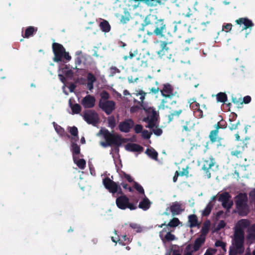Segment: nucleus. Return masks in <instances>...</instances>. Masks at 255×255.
<instances>
[{
    "label": "nucleus",
    "instance_id": "nucleus-1",
    "mask_svg": "<svg viewBox=\"0 0 255 255\" xmlns=\"http://www.w3.org/2000/svg\"><path fill=\"white\" fill-rule=\"evenodd\" d=\"M143 26L146 27L147 34L149 36L154 35L162 37L166 32V26L164 20L159 18L156 15L148 14L144 20Z\"/></svg>",
    "mask_w": 255,
    "mask_h": 255
},
{
    "label": "nucleus",
    "instance_id": "nucleus-2",
    "mask_svg": "<svg viewBox=\"0 0 255 255\" xmlns=\"http://www.w3.org/2000/svg\"><path fill=\"white\" fill-rule=\"evenodd\" d=\"M158 85L159 82L157 81H155V85L153 87L149 88V94L156 95L160 91L163 97L171 99L175 96L177 93V92L174 91V87L169 83L162 84L161 89L159 88Z\"/></svg>",
    "mask_w": 255,
    "mask_h": 255
},
{
    "label": "nucleus",
    "instance_id": "nucleus-3",
    "mask_svg": "<svg viewBox=\"0 0 255 255\" xmlns=\"http://www.w3.org/2000/svg\"><path fill=\"white\" fill-rule=\"evenodd\" d=\"M100 132L104 136L106 141L101 142L100 144L103 147L108 146L116 145L118 147L120 146L123 142V139L121 136L115 133H111L108 129L100 130Z\"/></svg>",
    "mask_w": 255,
    "mask_h": 255
},
{
    "label": "nucleus",
    "instance_id": "nucleus-4",
    "mask_svg": "<svg viewBox=\"0 0 255 255\" xmlns=\"http://www.w3.org/2000/svg\"><path fill=\"white\" fill-rule=\"evenodd\" d=\"M52 50L54 55L53 61L56 62L60 61L65 62L70 61L71 57L68 52L66 51L63 46L58 43L54 42L52 44Z\"/></svg>",
    "mask_w": 255,
    "mask_h": 255
},
{
    "label": "nucleus",
    "instance_id": "nucleus-5",
    "mask_svg": "<svg viewBox=\"0 0 255 255\" xmlns=\"http://www.w3.org/2000/svg\"><path fill=\"white\" fill-rule=\"evenodd\" d=\"M248 197L245 193H240L235 197V204L238 213L240 216H246L249 212L247 204Z\"/></svg>",
    "mask_w": 255,
    "mask_h": 255
},
{
    "label": "nucleus",
    "instance_id": "nucleus-6",
    "mask_svg": "<svg viewBox=\"0 0 255 255\" xmlns=\"http://www.w3.org/2000/svg\"><path fill=\"white\" fill-rule=\"evenodd\" d=\"M244 231L241 228H238L236 229L234 233V245L238 254H242L244 252Z\"/></svg>",
    "mask_w": 255,
    "mask_h": 255
},
{
    "label": "nucleus",
    "instance_id": "nucleus-7",
    "mask_svg": "<svg viewBox=\"0 0 255 255\" xmlns=\"http://www.w3.org/2000/svg\"><path fill=\"white\" fill-rule=\"evenodd\" d=\"M116 203L117 207L122 210L128 208L130 210H133L137 208L134 204L129 202V199L126 195L118 197L116 199Z\"/></svg>",
    "mask_w": 255,
    "mask_h": 255
},
{
    "label": "nucleus",
    "instance_id": "nucleus-8",
    "mask_svg": "<svg viewBox=\"0 0 255 255\" xmlns=\"http://www.w3.org/2000/svg\"><path fill=\"white\" fill-rule=\"evenodd\" d=\"M168 44V42L166 41H160V49L157 52V54L161 58L166 59L173 61L174 59L172 57L171 51L167 46Z\"/></svg>",
    "mask_w": 255,
    "mask_h": 255
},
{
    "label": "nucleus",
    "instance_id": "nucleus-9",
    "mask_svg": "<svg viewBox=\"0 0 255 255\" xmlns=\"http://www.w3.org/2000/svg\"><path fill=\"white\" fill-rule=\"evenodd\" d=\"M83 119L88 124L95 126L99 122V115L94 110H89L83 114Z\"/></svg>",
    "mask_w": 255,
    "mask_h": 255
},
{
    "label": "nucleus",
    "instance_id": "nucleus-10",
    "mask_svg": "<svg viewBox=\"0 0 255 255\" xmlns=\"http://www.w3.org/2000/svg\"><path fill=\"white\" fill-rule=\"evenodd\" d=\"M99 107L107 115H109L115 109L116 103L111 100H100Z\"/></svg>",
    "mask_w": 255,
    "mask_h": 255
},
{
    "label": "nucleus",
    "instance_id": "nucleus-11",
    "mask_svg": "<svg viewBox=\"0 0 255 255\" xmlns=\"http://www.w3.org/2000/svg\"><path fill=\"white\" fill-rule=\"evenodd\" d=\"M215 163V159L212 156L205 159L203 161L202 169L205 172V174L208 178L211 177V173L209 170L214 166Z\"/></svg>",
    "mask_w": 255,
    "mask_h": 255
},
{
    "label": "nucleus",
    "instance_id": "nucleus-12",
    "mask_svg": "<svg viewBox=\"0 0 255 255\" xmlns=\"http://www.w3.org/2000/svg\"><path fill=\"white\" fill-rule=\"evenodd\" d=\"M103 183L105 187L111 193L115 194L117 192L119 184L111 180L109 177H105L103 180Z\"/></svg>",
    "mask_w": 255,
    "mask_h": 255
},
{
    "label": "nucleus",
    "instance_id": "nucleus-13",
    "mask_svg": "<svg viewBox=\"0 0 255 255\" xmlns=\"http://www.w3.org/2000/svg\"><path fill=\"white\" fill-rule=\"evenodd\" d=\"M237 24L242 26V30H247L250 29L254 26V23L253 21L247 17L239 18L235 20Z\"/></svg>",
    "mask_w": 255,
    "mask_h": 255
},
{
    "label": "nucleus",
    "instance_id": "nucleus-14",
    "mask_svg": "<svg viewBox=\"0 0 255 255\" xmlns=\"http://www.w3.org/2000/svg\"><path fill=\"white\" fill-rule=\"evenodd\" d=\"M134 126L133 121L131 119H126L119 125V128L122 132L128 133Z\"/></svg>",
    "mask_w": 255,
    "mask_h": 255
},
{
    "label": "nucleus",
    "instance_id": "nucleus-15",
    "mask_svg": "<svg viewBox=\"0 0 255 255\" xmlns=\"http://www.w3.org/2000/svg\"><path fill=\"white\" fill-rule=\"evenodd\" d=\"M123 13H116L115 15L118 19L120 23L124 25L128 23L131 19L130 13L127 9L124 8Z\"/></svg>",
    "mask_w": 255,
    "mask_h": 255
},
{
    "label": "nucleus",
    "instance_id": "nucleus-16",
    "mask_svg": "<svg viewBox=\"0 0 255 255\" xmlns=\"http://www.w3.org/2000/svg\"><path fill=\"white\" fill-rule=\"evenodd\" d=\"M95 102L96 99L94 96L88 95L83 98L81 103L85 108L90 109L95 106Z\"/></svg>",
    "mask_w": 255,
    "mask_h": 255
},
{
    "label": "nucleus",
    "instance_id": "nucleus-17",
    "mask_svg": "<svg viewBox=\"0 0 255 255\" xmlns=\"http://www.w3.org/2000/svg\"><path fill=\"white\" fill-rule=\"evenodd\" d=\"M148 66L147 61L143 60L142 58H137L132 63V69L135 71H140L142 68Z\"/></svg>",
    "mask_w": 255,
    "mask_h": 255
},
{
    "label": "nucleus",
    "instance_id": "nucleus-18",
    "mask_svg": "<svg viewBox=\"0 0 255 255\" xmlns=\"http://www.w3.org/2000/svg\"><path fill=\"white\" fill-rule=\"evenodd\" d=\"M184 210V209L182 208V204L177 201L173 202L170 206V211L173 216L179 215Z\"/></svg>",
    "mask_w": 255,
    "mask_h": 255
},
{
    "label": "nucleus",
    "instance_id": "nucleus-19",
    "mask_svg": "<svg viewBox=\"0 0 255 255\" xmlns=\"http://www.w3.org/2000/svg\"><path fill=\"white\" fill-rule=\"evenodd\" d=\"M126 148L128 150L133 152H141L143 150L142 146L136 143H128L126 145Z\"/></svg>",
    "mask_w": 255,
    "mask_h": 255
},
{
    "label": "nucleus",
    "instance_id": "nucleus-20",
    "mask_svg": "<svg viewBox=\"0 0 255 255\" xmlns=\"http://www.w3.org/2000/svg\"><path fill=\"white\" fill-rule=\"evenodd\" d=\"M37 30V27L29 26L26 28L24 33L22 34V36L24 38H28L30 36H32L34 33H36Z\"/></svg>",
    "mask_w": 255,
    "mask_h": 255
},
{
    "label": "nucleus",
    "instance_id": "nucleus-21",
    "mask_svg": "<svg viewBox=\"0 0 255 255\" xmlns=\"http://www.w3.org/2000/svg\"><path fill=\"white\" fill-rule=\"evenodd\" d=\"M151 202L145 196L144 198L139 202L138 208L144 211L147 210L150 207Z\"/></svg>",
    "mask_w": 255,
    "mask_h": 255
},
{
    "label": "nucleus",
    "instance_id": "nucleus-22",
    "mask_svg": "<svg viewBox=\"0 0 255 255\" xmlns=\"http://www.w3.org/2000/svg\"><path fill=\"white\" fill-rule=\"evenodd\" d=\"M99 26L102 31L105 33L109 32L111 29L109 22L105 19H102L99 24Z\"/></svg>",
    "mask_w": 255,
    "mask_h": 255
},
{
    "label": "nucleus",
    "instance_id": "nucleus-23",
    "mask_svg": "<svg viewBox=\"0 0 255 255\" xmlns=\"http://www.w3.org/2000/svg\"><path fill=\"white\" fill-rule=\"evenodd\" d=\"M217 196H218V200L220 202H223V204H225V202L229 201L231 198V196L229 193L227 192H224L221 194L218 193Z\"/></svg>",
    "mask_w": 255,
    "mask_h": 255
},
{
    "label": "nucleus",
    "instance_id": "nucleus-24",
    "mask_svg": "<svg viewBox=\"0 0 255 255\" xmlns=\"http://www.w3.org/2000/svg\"><path fill=\"white\" fill-rule=\"evenodd\" d=\"M205 241V238L204 237H203V238L199 237V238H197L195 240L194 245H193V251H194V252L198 251L199 250L201 246H202V245L204 243Z\"/></svg>",
    "mask_w": 255,
    "mask_h": 255
},
{
    "label": "nucleus",
    "instance_id": "nucleus-25",
    "mask_svg": "<svg viewBox=\"0 0 255 255\" xmlns=\"http://www.w3.org/2000/svg\"><path fill=\"white\" fill-rule=\"evenodd\" d=\"M69 104L70 107L71 109L72 114L73 115L78 114L81 111V107L79 104H73L71 102V100H70Z\"/></svg>",
    "mask_w": 255,
    "mask_h": 255
},
{
    "label": "nucleus",
    "instance_id": "nucleus-26",
    "mask_svg": "<svg viewBox=\"0 0 255 255\" xmlns=\"http://www.w3.org/2000/svg\"><path fill=\"white\" fill-rule=\"evenodd\" d=\"M240 125V122L239 120L236 121V119H234V117L232 118H230L229 128L231 130L237 129Z\"/></svg>",
    "mask_w": 255,
    "mask_h": 255
},
{
    "label": "nucleus",
    "instance_id": "nucleus-27",
    "mask_svg": "<svg viewBox=\"0 0 255 255\" xmlns=\"http://www.w3.org/2000/svg\"><path fill=\"white\" fill-rule=\"evenodd\" d=\"M182 112V110L181 109L170 112L167 116L168 123H170L175 118H178Z\"/></svg>",
    "mask_w": 255,
    "mask_h": 255
},
{
    "label": "nucleus",
    "instance_id": "nucleus-28",
    "mask_svg": "<svg viewBox=\"0 0 255 255\" xmlns=\"http://www.w3.org/2000/svg\"><path fill=\"white\" fill-rule=\"evenodd\" d=\"M145 153L152 159L157 160L158 157L157 152L153 148H147Z\"/></svg>",
    "mask_w": 255,
    "mask_h": 255
},
{
    "label": "nucleus",
    "instance_id": "nucleus-29",
    "mask_svg": "<svg viewBox=\"0 0 255 255\" xmlns=\"http://www.w3.org/2000/svg\"><path fill=\"white\" fill-rule=\"evenodd\" d=\"M188 222L190 223V228L196 227L199 225L197 217L194 214L190 215L188 216Z\"/></svg>",
    "mask_w": 255,
    "mask_h": 255
},
{
    "label": "nucleus",
    "instance_id": "nucleus-30",
    "mask_svg": "<svg viewBox=\"0 0 255 255\" xmlns=\"http://www.w3.org/2000/svg\"><path fill=\"white\" fill-rule=\"evenodd\" d=\"M216 96L217 102L225 103L228 100L227 94L224 92H220Z\"/></svg>",
    "mask_w": 255,
    "mask_h": 255
},
{
    "label": "nucleus",
    "instance_id": "nucleus-31",
    "mask_svg": "<svg viewBox=\"0 0 255 255\" xmlns=\"http://www.w3.org/2000/svg\"><path fill=\"white\" fill-rule=\"evenodd\" d=\"M74 162L77 166L81 169H84L86 167V161L84 159H78L76 156H74L73 158Z\"/></svg>",
    "mask_w": 255,
    "mask_h": 255
},
{
    "label": "nucleus",
    "instance_id": "nucleus-32",
    "mask_svg": "<svg viewBox=\"0 0 255 255\" xmlns=\"http://www.w3.org/2000/svg\"><path fill=\"white\" fill-rule=\"evenodd\" d=\"M219 130L215 128L210 131L209 137L212 143H214L217 140Z\"/></svg>",
    "mask_w": 255,
    "mask_h": 255
},
{
    "label": "nucleus",
    "instance_id": "nucleus-33",
    "mask_svg": "<svg viewBox=\"0 0 255 255\" xmlns=\"http://www.w3.org/2000/svg\"><path fill=\"white\" fill-rule=\"evenodd\" d=\"M163 226H165L163 229L162 230V231H161L160 232H159V237L160 238H162V236H163V235H164V233H168V232H171V230L170 229V227L169 226H168V224H165V223H163V224H162L161 225H159L158 227L159 228H162Z\"/></svg>",
    "mask_w": 255,
    "mask_h": 255
},
{
    "label": "nucleus",
    "instance_id": "nucleus-34",
    "mask_svg": "<svg viewBox=\"0 0 255 255\" xmlns=\"http://www.w3.org/2000/svg\"><path fill=\"white\" fill-rule=\"evenodd\" d=\"M163 242H170L175 239V237L173 234H171V232H168L165 235L162 236V238H160Z\"/></svg>",
    "mask_w": 255,
    "mask_h": 255
},
{
    "label": "nucleus",
    "instance_id": "nucleus-35",
    "mask_svg": "<svg viewBox=\"0 0 255 255\" xmlns=\"http://www.w3.org/2000/svg\"><path fill=\"white\" fill-rule=\"evenodd\" d=\"M214 204L210 202L202 212V216H208L211 213Z\"/></svg>",
    "mask_w": 255,
    "mask_h": 255
},
{
    "label": "nucleus",
    "instance_id": "nucleus-36",
    "mask_svg": "<svg viewBox=\"0 0 255 255\" xmlns=\"http://www.w3.org/2000/svg\"><path fill=\"white\" fill-rule=\"evenodd\" d=\"M63 74H65L66 77L71 78L73 76V72L72 70L69 69L68 65H65L62 69Z\"/></svg>",
    "mask_w": 255,
    "mask_h": 255
},
{
    "label": "nucleus",
    "instance_id": "nucleus-37",
    "mask_svg": "<svg viewBox=\"0 0 255 255\" xmlns=\"http://www.w3.org/2000/svg\"><path fill=\"white\" fill-rule=\"evenodd\" d=\"M72 151L73 153V156L78 155L80 152V147L77 143H72L71 144Z\"/></svg>",
    "mask_w": 255,
    "mask_h": 255
},
{
    "label": "nucleus",
    "instance_id": "nucleus-38",
    "mask_svg": "<svg viewBox=\"0 0 255 255\" xmlns=\"http://www.w3.org/2000/svg\"><path fill=\"white\" fill-rule=\"evenodd\" d=\"M227 124L225 121L223 120V119H222L217 123V124L215 125V128L218 130H219L220 128L225 129L227 128Z\"/></svg>",
    "mask_w": 255,
    "mask_h": 255
},
{
    "label": "nucleus",
    "instance_id": "nucleus-39",
    "mask_svg": "<svg viewBox=\"0 0 255 255\" xmlns=\"http://www.w3.org/2000/svg\"><path fill=\"white\" fill-rule=\"evenodd\" d=\"M108 126L111 128L113 129L116 126V121L114 116H111L107 119Z\"/></svg>",
    "mask_w": 255,
    "mask_h": 255
},
{
    "label": "nucleus",
    "instance_id": "nucleus-40",
    "mask_svg": "<svg viewBox=\"0 0 255 255\" xmlns=\"http://www.w3.org/2000/svg\"><path fill=\"white\" fill-rule=\"evenodd\" d=\"M180 224V221L177 218H173L167 224L170 228H175L177 227Z\"/></svg>",
    "mask_w": 255,
    "mask_h": 255
},
{
    "label": "nucleus",
    "instance_id": "nucleus-41",
    "mask_svg": "<svg viewBox=\"0 0 255 255\" xmlns=\"http://www.w3.org/2000/svg\"><path fill=\"white\" fill-rule=\"evenodd\" d=\"M54 128L56 131L57 132L58 134L60 136H63L66 134V132L64 128L61 127L60 126H59L57 124L54 125Z\"/></svg>",
    "mask_w": 255,
    "mask_h": 255
},
{
    "label": "nucleus",
    "instance_id": "nucleus-42",
    "mask_svg": "<svg viewBox=\"0 0 255 255\" xmlns=\"http://www.w3.org/2000/svg\"><path fill=\"white\" fill-rule=\"evenodd\" d=\"M120 177L122 179H126L128 182H134L133 179L130 175L127 174L124 171H121L120 174Z\"/></svg>",
    "mask_w": 255,
    "mask_h": 255
},
{
    "label": "nucleus",
    "instance_id": "nucleus-43",
    "mask_svg": "<svg viewBox=\"0 0 255 255\" xmlns=\"http://www.w3.org/2000/svg\"><path fill=\"white\" fill-rule=\"evenodd\" d=\"M69 131L72 135L77 137V139H78V130L77 127L74 126L72 127L68 128Z\"/></svg>",
    "mask_w": 255,
    "mask_h": 255
},
{
    "label": "nucleus",
    "instance_id": "nucleus-44",
    "mask_svg": "<svg viewBox=\"0 0 255 255\" xmlns=\"http://www.w3.org/2000/svg\"><path fill=\"white\" fill-rule=\"evenodd\" d=\"M210 222L205 223L201 229V235L202 236H206L209 230Z\"/></svg>",
    "mask_w": 255,
    "mask_h": 255
},
{
    "label": "nucleus",
    "instance_id": "nucleus-45",
    "mask_svg": "<svg viewBox=\"0 0 255 255\" xmlns=\"http://www.w3.org/2000/svg\"><path fill=\"white\" fill-rule=\"evenodd\" d=\"M133 187L140 193L143 194L145 196L144 190L143 187L137 182L134 181Z\"/></svg>",
    "mask_w": 255,
    "mask_h": 255
},
{
    "label": "nucleus",
    "instance_id": "nucleus-46",
    "mask_svg": "<svg viewBox=\"0 0 255 255\" xmlns=\"http://www.w3.org/2000/svg\"><path fill=\"white\" fill-rule=\"evenodd\" d=\"M190 119H187L185 121V124L182 126V131H189L190 130Z\"/></svg>",
    "mask_w": 255,
    "mask_h": 255
},
{
    "label": "nucleus",
    "instance_id": "nucleus-47",
    "mask_svg": "<svg viewBox=\"0 0 255 255\" xmlns=\"http://www.w3.org/2000/svg\"><path fill=\"white\" fill-rule=\"evenodd\" d=\"M188 9L189 10V11L186 13H183V15H184L185 17H191V20H193L194 22L196 20L197 16L195 12H191V10H190V9Z\"/></svg>",
    "mask_w": 255,
    "mask_h": 255
},
{
    "label": "nucleus",
    "instance_id": "nucleus-48",
    "mask_svg": "<svg viewBox=\"0 0 255 255\" xmlns=\"http://www.w3.org/2000/svg\"><path fill=\"white\" fill-rule=\"evenodd\" d=\"M145 122H147L148 125L147 127L149 128H153L155 126V122L153 118H151L149 120L145 119Z\"/></svg>",
    "mask_w": 255,
    "mask_h": 255
},
{
    "label": "nucleus",
    "instance_id": "nucleus-49",
    "mask_svg": "<svg viewBox=\"0 0 255 255\" xmlns=\"http://www.w3.org/2000/svg\"><path fill=\"white\" fill-rule=\"evenodd\" d=\"M194 252L192 250L191 245L189 244L186 247L183 255H192Z\"/></svg>",
    "mask_w": 255,
    "mask_h": 255
},
{
    "label": "nucleus",
    "instance_id": "nucleus-50",
    "mask_svg": "<svg viewBox=\"0 0 255 255\" xmlns=\"http://www.w3.org/2000/svg\"><path fill=\"white\" fill-rule=\"evenodd\" d=\"M101 99L100 100H108L110 98V95L106 91H103L100 94Z\"/></svg>",
    "mask_w": 255,
    "mask_h": 255
},
{
    "label": "nucleus",
    "instance_id": "nucleus-51",
    "mask_svg": "<svg viewBox=\"0 0 255 255\" xmlns=\"http://www.w3.org/2000/svg\"><path fill=\"white\" fill-rule=\"evenodd\" d=\"M215 245L217 247H221L222 249V250L223 251H226V243H225L224 242H222L221 241L217 240L215 242Z\"/></svg>",
    "mask_w": 255,
    "mask_h": 255
},
{
    "label": "nucleus",
    "instance_id": "nucleus-52",
    "mask_svg": "<svg viewBox=\"0 0 255 255\" xmlns=\"http://www.w3.org/2000/svg\"><path fill=\"white\" fill-rule=\"evenodd\" d=\"M129 226L132 229L136 230L137 233H140L142 231L141 227L136 223H131L129 224Z\"/></svg>",
    "mask_w": 255,
    "mask_h": 255
},
{
    "label": "nucleus",
    "instance_id": "nucleus-53",
    "mask_svg": "<svg viewBox=\"0 0 255 255\" xmlns=\"http://www.w3.org/2000/svg\"><path fill=\"white\" fill-rule=\"evenodd\" d=\"M193 102L190 104V107L194 111H196L200 108V105L193 99L191 100Z\"/></svg>",
    "mask_w": 255,
    "mask_h": 255
},
{
    "label": "nucleus",
    "instance_id": "nucleus-54",
    "mask_svg": "<svg viewBox=\"0 0 255 255\" xmlns=\"http://www.w3.org/2000/svg\"><path fill=\"white\" fill-rule=\"evenodd\" d=\"M233 25L231 23H224L223 25L222 30H225L226 32L230 31L232 29Z\"/></svg>",
    "mask_w": 255,
    "mask_h": 255
},
{
    "label": "nucleus",
    "instance_id": "nucleus-55",
    "mask_svg": "<svg viewBox=\"0 0 255 255\" xmlns=\"http://www.w3.org/2000/svg\"><path fill=\"white\" fill-rule=\"evenodd\" d=\"M87 82L94 83L96 81V78L92 73H89L87 75Z\"/></svg>",
    "mask_w": 255,
    "mask_h": 255
},
{
    "label": "nucleus",
    "instance_id": "nucleus-56",
    "mask_svg": "<svg viewBox=\"0 0 255 255\" xmlns=\"http://www.w3.org/2000/svg\"><path fill=\"white\" fill-rule=\"evenodd\" d=\"M195 116L199 119L203 117V113L202 110L200 108L198 109L197 110L194 111Z\"/></svg>",
    "mask_w": 255,
    "mask_h": 255
},
{
    "label": "nucleus",
    "instance_id": "nucleus-57",
    "mask_svg": "<svg viewBox=\"0 0 255 255\" xmlns=\"http://www.w3.org/2000/svg\"><path fill=\"white\" fill-rule=\"evenodd\" d=\"M155 1V0H142V2L149 7H154Z\"/></svg>",
    "mask_w": 255,
    "mask_h": 255
},
{
    "label": "nucleus",
    "instance_id": "nucleus-58",
    "mask_svg": "<svg viewBox=\"0 0 255 255\" xmlns=\"http://www.w3.org/2000/svg\"><path fill=\"white\" fill-rule=\"evenodd\" d=\"M222 205L224 208H226L227 210H229L230 208H231L232 206H233V201H227L225 202V204H223V202H222Z\"/></svg>",
    "mask_w": 255,
    "mask_h": 255
},
{
    "label": "nucleus",
    "instance_id": "nucleus-59",
    "mask_svg": "<svg viewBox=\"0 0 255 255\" xmlns=\"http://www.w3.org/2000/svg\"><path fill=\"white\" fill-rule=\"evenodd\" d=\"M142 136L144 139H148L150 138L151 133L149 132L147 130H143L141 132Z\"/></svg>",
    "mask_w": 255,
    "mask_h": 255
},
{
    "label": "nucleus",
    "instance_id": "nucleus-60",
    "mask_svg": "<svg viewBox=\"0 0 255 255\" xmlns=\"http://www.w3.org/2000/svg\"><path fill=\"white\" fill-rule=\"evenodd\" d=\"M143 127L141 125L137 124L134 126V130L136 133H139L142 131Z\"/></svg>",
    "mask_w": 255,
    "mask_h": 255
},
{
    "label": "nucleus",
    "instance_id": "nucleus-61",
    "mask_svg": "<svg viewBox=\"0 0 255 255\" xmlns=\"http://www.w3.org/2000/svg\"><path fill=\"white\" fill-rule=\"evenodd\" d=\"M226 226V223L225 222H224V221L223 220H221L219 223H218L216 228V230L217 231H219L220 230H221V229L224 228Z\"/></svg>",
    "mask_w": 255,
    "mask_h": 255
},
{
    "label": "nucleus",
    "instance_id": "nucleus-62",
    "mask_svg": "<svg viewBox=\"0 0 255 255\" xmlns=\"http://www.w3.org/2000/svg\"><path fill=\"white\" fill-rule=\"evenodd\" d=\"M166 99L167 98H164L161 100L159 106V108L162 109V110H164L165 108H167V106L166 105L167 103Z\"/></svg>",
    "mask_w": 255,
    "mask_h": 255
},
{
    "label": "nucleus",
    "instance_id": "nucleus-63",
    "mask_svg": "<svg viewBox=\"0 0 255 255\" xmlns=\"http://www.w3.org/2000/svg\"><path fill=\"white\" fill-rule=\"evenodd\" d=\"M251 97L250 96H246L244 97L243 99H242V102L243 103H245L246 104H249L251 101Z\"/></svg>",
    "mask_w": 255,
    "mask_h": 255
},
{
    "label": "nucleus",
    "instance_id": "nucleus-64",
    "mask_svg": "<svg viewBox=\"0 0 255 255\" xmlns=\"http://www.w3.org/2000/svg\"><path fill=\"white\" fill-rule=\"evenodd\" d=\"M232 102L234 104H235L236 105H242L243 104V102H242V99H241V98L237 99V98L233 97L232 98Z\"/></svg>",
    "mask_w": 255,
    "mask_h": 255
}]
</instances>
